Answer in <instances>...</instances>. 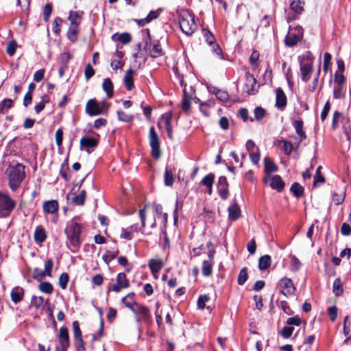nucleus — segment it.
Listing matches in <instances>:
<instances>
[{
	"instance_id": "obj_17",
	"label": "nucleus",
	"mask_w": 351,
	"mask_h": 351,
	"mask_svg": "<svg viewBox=\"0 0 351 351\" xmlns=\"http://www.w3.org/2000/svg\"><path fill=\"white\" fill-rule=\"evenodd\" d=\"M148 266L152 274L156 275L163 267L164 263L160 258H153L149 261Z\"/></svg>"
},
{
	"instance_id": "obj_10",
	"label": "nucleus",
	"mask_w": 351,
	"mask_h": 351,
	"mask_svg": "<svg viewBox=\"0 0 351 351\" xmlns=\"http://www.w3.org/2000/svg\"><path fill=\"white\" fill-rule=\"evenodd\" d=\"M130 287V281L127 278L125 272L119 273L117 276L116 283H114L111 290L115 293H119L121 289H128Z\"/></svg>"
},
{
	"instance_id": "obj_48",
	"label": "nucleus",
	"mask_w": 351,
	"mask_h": 351,
	"mask_svg": "<svg viewBox=\"0 0 351 351\" xmlns=\"http://www.w3.org/2000/svg\"><path fill=\"white\" fill-rule=\"evenodd\" d=\"M72 326H73V330L74 339L82 337V332L80 329L79 322L73 321L72 323Z\"/></svg>"
},
{
	"instance_id": "obj_45",
	"label": "nucleus",
	"mask_w": 351,
	"mask_h": 351,
	"mask_svg": "<svg viewBox=\"0 0 351 351\" xmlns=\"http://www.w3.org/2000/svg\"><path fill=\"white\" fill-rule=\"evenodd\" d=\"M62 19L60 17H56L54 19L52 23V31L55 34L58 35L60 34L61 31L60 27L62 25Z\"/></svg>"
},
{
	"instance_id": "obj_13",
	"label": "nucleus",
	"mask_w": 351,
	"mask_h": 351,
	"mask_svg": "<svg viewBox=\"0 0 351 351\" xmlns=\"http://www.w3.org/2000/svg\"><path fill=\"white\" fill-rule=\"evenodd\" d=\"M149 144L152 148L151 154H160L159 138L154 127L149 129Z\"/></svg>"
},
{
	"instance_id": "obj_49",
	"label": "nucleus",
	"mask_w": 351,
	"mask_h": 351,
	"mask_svg": "<svg viewBox=\"0 0 351 351\" xmlns=\"http://www.w3.org/2000/svg\"><path fill=\"white\" fill-rule=\"evenodd\" d=\"M209 300L210 297L206 294L199 295L197 303V308L202 310L204 309L205 308L206 303L208 302Z\"/></svg>"
},
{
	"instance_id": "obj_23",
	"label": "nucleus",
	"mask_w": 351,
	"mask_h": 351,
	"mask_svg": "<svg viewBox=\"0 0 351 351\" xmlns=\"http://www.w3.org/2000/svg\"><path fill=\"white\" fill-rule=\"evenodd\" d=\"M241 215V210L237 204L234 203L228 208V217L232 221H236Z\"/></svg>"
},
{
	"instance_id": "obj_12",
	"label": "nucleus",
	"mask_w": 351,
	"mask_h": 351,
	"mask_svg": "<svg viewBox=\"0 0 351 351\" xmlns=\"http://www.w3.org/2000/svg\"><path fill=\"white\" fill-rule=\"evenodd\" d=\"M217 191L220 197L226 199L229 195L228 184L225 176H220L217 184Z\"/></svg>"
},
{
	"instance_id": "obj_21",
	"label": "nucleus",
	"mask_w": 351,
	"mask_h": 351,
	"mask_svg": "<svg viewBox=\"0 0 351 351\" xmlns=\"http://www.w3.org/2000/svg\"><path fill=\"white\" fill-rule=\"evenodd\" d=\"M46 238L47 235L44 228L41 226H36L34 234L35 242L36 243H42L46 240Z\"/></svg>"
},
{
	"instance_id": "obj_31",
	"label": "nucleus",
	"mask_w": 351,
	"mask_h": 351,
	"mask_svg": "<svg viewBox=\"0 0 351 351\" xmlns=\"http://www.w3.org/2000/svg\"><path fill=\"white\" fill-rule=\"evenodd\" d=\"M132 74L133 71L131 69H130L126 71L125 75L124 76V84L128 90H131L134 87Z\"/></svg>"
},
{
	"instance_id": "obj_50",
	"label": "nucleus",
	"mask_w": 351,
	"mask_h": 351,
	"mask_svg": "<svg viewBox=\"0 0 351 351\" xmlns=\"http://www.w3.org/2000/svg\"><path fill=\"white\" fill-rule=\"evenodd\" d=\"M118 119L123 122H130L132 120L133 116L128 114L121 110L117 111Z\"/></svg>"
},
{
	"instance_id": "obj_6",
	"label": "nucleus",
	"mask_w": 351,
	"mask_h": 351,
	"mask_svg": "<svg viewBox=\"0 0 351 351\" xmlns=\"http://www.w3.org/2000/svg\"><path fill=\"white\" fill-rule=\"evenodd\" d=\"M147 38L145 40V49L148 51L149 56L154 58L162 56L163 49L158 40H155L151 43V38L149 29H147Z\"/></svg>"
},
{
	"instance_id": "obj_39",
	"label": "nucleus",
	"mask_w": 351,
	"mask_h": 351,
	"mask_svg": "<svg viewBox=\"0 0 351 351\" xmlns=\"http://www.w3.org/2000/svg\"><path fill=\"white\" fill-rule=\"evenodd\" d=\"M86 192L85 190H82L79 194H77V195H75L73 198V203L77 204V205H80V206H82L84 204V202H85V199H86Z\"/></svg>"
},
{
	"instance_id": "obj_28",
	"label": "nucleus",
	"mask_w": 351,
	"mask_h": 351,
	"mask_svg": "<svg viewBox=\"0 0 351 351\" xmlns=\"http://www.w3.org/2000/svg\"><path fill=\"white\" fill-rule=\"evenodd\" d=\"M293 125L297 134L298 135L300 141H302V140L305 139L306 136L305 132L303 131V121L302 120L294 121Z\"/></svg>"
},
{
	"instance_id": "obj_18",
	"label": "nucleus",
	"mask_w": 351,
	"mask_h": 351,
	"mask_svg": "<svg viewBox=\"0 0 351 351\" xmlns=\"http://www.w3.org/2000/svg\"><path fill=\"white\" fill-rule=\"evenodd\" d=\"M58 202L56 200L46 201L43 203V208L45 213L53 214L58 210Z\"/></svg>"
},
{
	"instance_id": "obj_36",
	"label": "nucleus",
	"mask_w": 351,
	"mask_h": 351,
	"mask_svg": "<svg viewBox=\"0 0 351 351\" xmlns=\"http://www.w3.org/2000/svg\"><path fill=\"white\" fill-rule=\"evenodd\" d=\"M164 181L167 186H171L174 182L173 171L169 167H167L165 169Z\"/></svg>"
},
{
	"instance_id": "obj_25",
	"label": "nucleus",
	"mask_w": 351,
	"mask_h": 351,
	"mask_svg": "<svg viewBox=\"0 0 351 351\" xmlns=\"http://www.w3.org/2000/svg\"><path fill=\"white\" fill-rule=\"evenodd\" d=\"M83 12L70 11L68 20L70 25H80L82 21Z\"/></svg>"
},
{
	"instance_id": "obj_41",
	"label": "nucleus",
	"mask_w": 351,
	"mask_h": 351,
	"mask_svg": "<svg viewBox=\"0 0 351 351\" xmlns=\"http://www.w3.org/2000/svg\"><path fill=\"white\" fill-rule=\"evenodd\" d=\"M341 123L343 125L342 128H343V132L346 135L347 139L348 141H350V119L348 117H341Z\"/></svg>"
},
{
	"instance_id": "obj_11",
	"label": "nucleus",
	"mask_w": 351,
	"mask_h": 351,
	"mask_svg": "<svg viewBox=\"0 0 351 351\" xmlns=\"http://www.w3.org/2000/svg\"><path fill=\"white\" fill-rule=\"evenodd\" d=\"M256 80L252 74L247 73L245 74V80L243 90L249 95H253L256 91Z\"/></svg>"
},
{
	"instance_id": "obj_16",
	"label": "nucleus",
	"mask_w": 351,
	"mask_h": 351,
	"mask_svg": "<svg viewBox=\"0 0 351 351\" xmlns=\"http://www.w3.org/2000/svg\"><path fill=\"white\" fill-rule=\"evenodd\" d=\"M312 63H303L300 62V72L302 81L306 82L309 80V75L312 73Z\"/></svg>"
},
{
	"instance_id": "obj_61",
	"label": "nucleus",
	"mask_w": 351,
	"mask_h": 351,
	"mask_svg": "<svg viewBox=\"0 0 351 351\" xmlns=\"http://www.w3.org/2000/svg\"><path fill=\"white\" fill-rule=\"evenodd\" d=\"M265 110L261 107H256L254 111V117L258 121L261 120L265 117Z\"/></svg>"
},
{
	"instance_id": "obj_1",
	"label": "nucleus",
	"mask_w": 351,
	"mask_h": 351,
	"mask_svg": "<svg viewBox=\"0 0 351 351\" xmlns=\"http://www.w3.org/2000/svg\"><path fill=\"white\" fill-rule=\"evenodd\" d=\"M5 174L10 189L16 191L26 177L25 167L21 163L12 161L6 168Z\"/></svg>"
},
{
	"instance_id": "obj_7",
	"label": "nucleus",
	"mask_w": 351,
	"mask_h": 351,
	"mask_svg": "<svg viewBox=\"0 0 351 351\" xmlns=\"http://www.w3.org/2000/svg\"><path fill=\"white\" fill-rule=\"evenodd\" d=\"M280 292L285 296L293 295L295 291V287L293 281L287 277L281 278L278 282Z\"/></svg>"
},
{
	"instance_id": "obj_42",
	"label": "nucleus",
	"mask_w": 351,
	"mask_h": 351,
	"mask_svg": "<svg viewBox=\"0 0 351 351\" xmlns=\"http://www.w3.org/2000/svg\"><path fill=\"white\" fill-rule=\"evenodd\" d=\"M333 293L336 296H339L343 293V289L340 278H336L332 285Z\"/></svg>"
},
{
	"instance_id": "obj_59",
	"label": "nucleus",
	"mask_w": 351,
	"mask_h": 351,
	"mask_svg": "<svg viewBox=\"0 0 351 351\" xmlns=\"http://www.w3.org/2000/svg\"><path fill=\"white\" fill-rule=\"evenodd\" d=\"M345 199V192L342 191L340 194L334 193L332 195V201L336 205H339L343 203Z\"/></svg>"
},
{
	"instance_id": "obj_54",
	"label": "nucleus",
	"mask_w": 351,
	"mask_h": 351,
	"mask_svg": "<svg viewBox=\"0 0 351 351\" xmlns=\"http://www.w3.org/2000/svg\"><path fill=\"white\" fill-rule=\"evenodd\" d=\"M69 275L67 273H62L59 277V285L62 289H65L69 282Z\"/></svg>"
},
{
	"instance_id": "obj_19",
	"label": "nucleus",
	"mask_w": 351,
	"mask_h": 351,
	"mask_svg": "<svg viewBox=\"0 0 351 351\" xmlns=\"http://www.w3.org/2000/svg\"><path fill=\"white\" fill-rule=\"evenodd\" d=\"M134 297V293H130L124 296L121 300V302L125 305V306L129 308L130 311L133 309L132 308H134L136 305L140 304L135 301Z\"/></svg>"
},
{
	"instance_id": "obj_14",
	"label": "nucleus",
	"mask_w": 351,
	"mask_h": 351,
	"mask_svg": "<svg viewBox=\"0 0 351 351\" xmlns=\"http://www.w3.org/2000/svg\"><path fill=\"white\" fill-rule=\"evenodd\" d=\"M287 104V98L281 88L276 90V106L278 109L283 110Z\"/></svg>"
},
{
	"instance_id": "obj_4",
	"label": "nucleus",
	"mask_w": 351,
	"mask_h": 351,
	"mask_svg": "<svg viewBox=\"0 0 351 351\" xmlns=\"http://www.w3.org/2000/svg\"><path fill=\"white\" fill-rule=\"evenodd\" d=\"M131 311L135 317V321L137 324H140L142 322L150 324L152 322V315L150 313L149 308L141 304L136 305L135 308H132Z\"/></svg>"
},
{
	"instance_id": "obj_9",
	"label": "nucleus",
	"mask_w": 351,
	"mask_h": 351,
	"mask_svg": "<svg viewBox=\"0 0 351 351\" xmlns=\"http://www.w3.org/2000/svg\"><path fill=\"white\" fill-rule=\"evenodd\" d=\"M264 182L266 184L269 185L271 189L276 190L278 192L282 191L285 187V182L278 175L268 176L265 178Z\"/></svg>"
},
{
	"instance_id": "obj_62",
	"label": "nucleus",
	"mask_w": 351,
	"mask_h": 351,
	"mask_svg": "<svg viewBox=\"0 0 351 351\" xmlns=\"http://www.w3.org/2000/svg\"><path fill=\"white\" fill-rule=\"evenodd\" d=\"M75 347L76 351H86L85 343L82 337L75 339Z\"/></svg>"
},
{
	"instance_id": "obj_35",
	"label": "nucleus",
	"mask_w": 351,
	"mask_h": 351,
	"mask_svg": "<svg viewBox=\"0 0 351 351\" xmlns=\"http://www.w3.org/2000/svg\"><path fill=\"white\" fill-rule=\"evenodd\" d=\"M191 97L189 95L185 90L183 91V97L182 100V109L184 112H188L191 108Z\"/></svg>"
},
{
	"instance_id": "obj_2",
	"label": "nucleus",
	"mask_w": 351,
	"mask_h": 351,
	"mask_svg": "<svg viewBox=\"0 0 351 351\" xmlns=\"http://www.w3.org/2000/svg\"><path fill=\"white\" fill-rule=\"evenodd\" d=\"M82 232V225L74 220L67 223L64 232L71 245V250L73 252H76L82 244L80 236Z\"/></svg>"
},
{
	"instance_id": "obj_40",
	"label": "nucleus",
	"mask_w": 351,
	"mask_h": 351,
	"mask_svg": "<svg viewBox=\"0 0 351 351\" xmlns=\"http://www.w3.org/2000/svg\"><path fill=\"white\" fill-rule=\"evenodd\" d=\"M291 191L295 197H300L304 194V188L300 184L294 182L291 186Z\"/></svg>"
},
{
	"instance_id": "obj_51",
	"label": "nucleus",
	"mask_w": 351,
	"mask_h": 351,
	"mask_svg": "<svg viewBox=\"0 0 351 351\" xmlns=\"http://www.w3.org/2000/svg\"><path fill=\"white\" fill-rule=\"evenodd\" d=\"M345 93L343 91V86L337 85L334 87L333 89V97L335 99H341L344 97Z\"/></svg>"
},
{
	"instance_id": "obj_52",
	"label": "nucleus",
	"mask_w": 351,
	"mask_h": 351,
	"mask_svg": "<svg viewBox=\"0 0 351 351\" xmlns=\"http://www.w3.org/2000/svg\"><path fill=\"white\" fill-rule=\"evenodd\" d=\"M245 147L249 154H258V149L252 140L247 141Z\"/></svg>"
},
{
	"instance_id": "obj_22",
	"label": "nucleus",
	"mask_w": 351,
	"mask_h": 351,
	"mask_svg": "<svg viewBox=\"0 0 351 351\" xmlns=\"http://www.w3.org/2000/svg\"><path fill=\"white\" fill-rule=\"evenodd\" d=\"M79 25H69L66 35L68 39L72 43H75L77 40L78 34L80 31Z\"/></svg>"
},
{
	"instance_id": "obj_5",
	"label": "nucleus",
	"mask_w": 351,
	"mask_h": 351,
	"mask_svg": "<svg viewBox=\"0 0 351 351\" xmlns=\"http://www.w3.org/2000/svg\"><path fill=\"white\" fill-rule=\"evenodd\" d=\"M15 206V202L8 194L0 192V213L2 215L8 216Z\"/></svg>"
},
{
	"instance_id": "obj_32",
	"label": "nucleus",
	"mask_w": 351,
	"mask_h": 351,
	"mask_svg": "<svg viewBox=\"0 0 351 351\" xmlns=\"http://www.w3.org/2000/svg\"><path fill=\"white\" fill-rule=\"evenodd\" d=\"M302 38L295 33L288 34L285 40L286 45L289 47L295 46Z\"/></svg>"
},
{
	"instance_id": "obj_27",
	"label": "nucleus",
	"mask_w": 351,
	"mask_h": 351,
	"mask_svg": "<svg viewBox=\"0 0 351 351\" xmlns=\"http://www.w3.org/2000/svg\"><path fill=\"white\" fill-rule=\"evenodd\" d=\"M102 88L106 92L108 98L112 97L114 93L113 84L110 78H106L104 80Z\"/></svg>"
},
{
	"instance_id": "obj_64",
	"label": "nucleus",
	"mask_w": 351,
	"mask_h": 351,
	"mask_svg": "<svg viewBox=\"0 0 351 351\" xmlns=\"http://www.w3.org/2000/svg\"><path fill=\"white\" fill-rule=\"evenodd\" d=\"M293 330L294 328L293 326H285L282 329L280 334L284 338L287 339L291 336Z\"/></svg>"
},
{
	"instance_id": "obj_20",
	"label": "nucleus",
	"mask_w": 351,
	"mask_h": 351,
	"mask_svg": "<svg viewBox=\"0 0 351 351\" xmlns=\"http://www.w3.org/2000/svg\"><path fill=\"white\" fill-rule=\"evenodd\" d=\"M24 293V289L22 287L19 286L14 287L10 293L12 301L15 304L21 302L23 298Z\"/></svg>"
},
{
	"instance_id": "obj_24",
	"label": "nucleus",
	"mask_w": 351,
	"mask_h": 351,
	"mask_svg": "<svg viewBox=\"0 0 351 351\" xmlns=\"http://www.w3.org/2000/svg\"><path fill=\"white\" fill-rule=\"evenodd\" d=\"M112 39L114 41H119L123 44H128L132 40L130 34L124 32L121 34L116 33L112 36Z\"/></svg>"
},
{
	"instance_id": "obj_53",
	"label": "nucleus",
	"mask_w": 351,
	"mask_h": 351,
	"mask_svg": "<svg viewBox=\"0 0 351 351\" xmlns=\"http://www.w3.org/2000/svg\"><path fill=\"white\" fill-rule=\"evenodd\" d=\"M49 102V99L47 97H43L42 100L34 106V110L36 114L40 113L45 106V104Z\"/></svg>"
},
{
	"instance_id": "obj_43",
	"label": "nucleus",
	"mask_w": 351,
	"mask_h": 351,
	"mask_svg": "<svg viewBox=\"0 0 351 351\" xmlns=\"http://www.w3.org/2000/svg\"><path fill=\"white\" fill-rule=\"evenodd\" d=\"M248 278L247 269L246 267H243L240 270L238 276V284L239 285H243L245 283Z\"/></svg>"
},
{
	"instance_id": "obj_63",
	"label": "nucleus",
	"mask_w": 351,
	"mask_h": 351,
	"mask_svg": "<svg viewBox=\"0 0 351 351\" xmlns=\"http://www.w3.org/2000/svg\"><path fill=\"white\" fill-rule=\"evenodd\" d=\"M288 325L298 326L302 323V319L298 315L293 316L287 319V322Z\"/></svg>"
},
{
	"instance_id": "obj_58",
	"label": "nucleus",
	"mask_w": 351,
	"mask_h": 351,
	"mask_svg": "<svg viewBox=\"0 0 351 351\" xmlns=\"http://www.w3.org/2000/svg\"><path fill=\"white\" fill-rule=\"evenodd\" d=\"M341 117H344L342 113L339 112V111H335L334 112L332 121V128L333 130L338 127L339 120L341 121Z\"/></svg>"
},
{
	"instance_id": "obj_29",
	"label": "nucleus",
	"mask_w": 351,
	"mask_h": 351,
	"mask_svg": "<svg viewBox=\"0 0 351 351\" xmlns=\"http://www.w3.org/2000/svg\"><path fill=\"white\" fill-rule=\"evenodd\" d=\"M276 146L285 154H290L293 148V145L287 141L281 140L278 141L276 143Z\"/></svg>"
},
{
	"instance_id": "obj_60",
	"label": "nucleus",
	"mask_w": 351,
	"mask_h": 351,
	"mask_svg": "<svg viewBox=\"0 0 351 351\" xmlns=\"http://www.w3.org/2000/svg\"><path fill=\"white\" fill-rule=\"evenodd\" d=\"M280 308L287 315H291L293 314V311H292L291 307L289 306L287 302L285 300H282L280 302Z\"/></svg>"
},
{
	"instance_id": "obj_33",
	"label": "nucleus",
	"mask_w": 351,
	"mask_h": 351,
	"mask_svg": "<svg viewBox=\"0 0 351 351\" xmlns=\"http://www.w3.org/2000/svg\"><path fill=\"white\" fill-rule=\"evenodd\" d=\"M80 144L82 147L89 149L96 147L97 145V141L94 138L82 137L80 140Z\"/></svg>"
},
{
	"instance_id": "obj_47",
	"label": "nucleus",
	"mask_w": 351,
	"mask_h": 351,
	"mask_svg": "<svg viewBox=\"0 0 351 351\" xmlns=\"http://www.w3.org/2000/svg\"><path fill=\"white\" fill-rule=\"evenodd\" d=\"M18 47L17 43L14 40H12L8 42L6 47V52L10 56H12Z\"/></svg>"
},
{
	"instance_id": "obj_30",
	"label": "nucleus",
	"mask_w": 351,
	"mask_h": 351,
	"mask_svg": "<svg viewBox=\"0 0 351 351\" xmlns=\"http://www.w3.org/2000/svg\"><path fill=\"white\" fill-rule=\"evenodd\" d=\"M271 263V258L269 255H264L261 256L258 260V268L260 270L263 271L268 269Z\"/></svg>"
},
{
	"instance_id": "obj_56",
	"label": "nucleus",
	"mask_w": 351,
	"mask_h": 351,
	"mask_svg": "<svg viewBox=\"0 0 351 351\" xmlns=\"http://www.w3.org/2000/svg\"><path fill=\"white\" fill-rule=\"evenodd\" d=\"M204 36L207 43L210 45H213L215 43V38L213 34L208 29H203Z\"/></svg>"
},
{
	"instance_id": "obj_26",
	"label": "nucleus",
	"mask_w": 351,
	"mask_h": 351,
	"mask_svg": "<svg viewBox=\"0 0 351 351\" xmlns=\"http://www.w3.org/2000/svg\"><path fill=\"white\" fill-rule=\"evenodd\" d=\"M305 3L302 0H293L290 3V8L296 14H301L304 12Z\"/></svg>"
},
{
	"instance_id": "obj_34",
	"label": "nucleus",
	"mask_w": 351,
	"mask_h": 351,
	"mask_svg": "<svg viewBox=\"0 0 351 351\" xmlns=\"http://www.w3.org/2000/svg\"><path fill=\"white\" fill-rule=\"evenodd\" d=\"M265 164V171L266 173L269 174L277 171V167L274 163V162L269 158L265 157L264 159Z\"/></svg>"
},
{
	"instance_id": "obj_15",
	"label": "nucleus",
	"mask_w": 351,
	"mask_h": 351,
	"mask_svg": "<svg viewBox=\"0 0 351 351\" xmlns=\"http://www.w3.org/2000/svg\"><path fill=\"white\" fill-rule=\"evenodd\" d=\"M86 112L90 116L101 114V111L99 110V104L94 99H90L87 101Z\"/></svg>"
},
{
	"instance_id": "obj_37",
	"label": "nucleus",
	"mask_w": 351,
	"mask_h": 351,
	"mask_svg": "<svg viewBox=\"0 0 351 351\" xmlns=\"http://www.w3.org/2000/svg\"><path fill=\"white\" fill-rule=\"evenodd\" d=\"M13 106V101L10 99H4L0 102V113L5 114Z\"/></svg>"
},
{
	"instance_id": "obj_8",
	"label": "nucleus",
	"mask_w": 351,
	"mask_h": 351,
	"mask_svg": "<svg viewBox=\"0 0 351 351\" xmlns=\"http://www.w3.org/2000/svg\"><path fill=\"white\" fill-rule=\"evenodd\" d=\"M58 339L60 344V349L61 351H67L70 346V339L69 335V330L63 326L59 329L58 335Z\"/></svg>"
},
{
	"instance_id": "obj_55",
	"label": "nucleus",
	"mask_w": 351,
	"mask_h": 351,
	"mask_svg": "<svg viewBox=\"0 0 351 351\" xmlns=\"http://www.w3.org/2000/svg\"><path fill=\"white\" fill-rule=\"evenodd\" d=\"M119 252L118 249L113 252L107 251L106 254L103 256V258L106 262H110L117 256Z\"/></svg>"
},
{
	"instance_id": "obj_46",
	"label": "nucleus",
	"mask_w": 351,
	"mask_h": 351,
	"mask_svg": "<svg viewBox=\"0 0 351 351\" xmlns=\"http://www.w3.org/2000/svg\"><path fill=\"white\" fill-rule=\"evenodd\" d=\"M215 180V176L213 173L206 175L201 181V184L207 188H212Z\"/></svg>"
},
{
	"instance_id": "obj_38",
	"label": "nucleus",
	"mask_w": 351,
	"mask_h": 351,
	"mask_svg": "<svg viewBox=\"0 0 351 351\" xmlns=\"http://www.w3.org/2000/svg\"><path fill=\"white\" fill-rule=\"evenodd\" d=\"M213 271V263L210 261H204L202 263V273L204 276H209Z\"/></svg>"
},
{
	"instance_id": "obj_44",
	"label": "nucleus",
	"mask_w": 351,
	"mask_h": 351,
	"mask_svg": "<svg viewBox=\"0 0 351 351\" xmlns=\"http://www.w3.org/2000/svg\"><path fill=\"white\" fill-rule=\"evenodd\" d=\"M38 289L40 291L47 294H51L53 290L52 285L49 282H43L40 283Z\"/></svg>"
},
{
	"instance_id": "obj_3",
	"label": "nucleus",
	"mask_w": 351,
	"mask_h": 351,
	"mask_svg": "<svg viewBox=\"0 0 351 351\" xmlns=\"http://www.w3.org/2000/svg\"><path fill=\"white\" fill-rule=\"evenodd\" d=\"M179 25L186 35H192L197 29L193 15L187 10H182L179 12Z\"/></svg>"
},
{
	"instance_id": "obj_57",
	"label": "nucleus",
	"mask_w": 351,
	"mask_h": 351,
	"mask_svg": "<svg viewBox=\"0 0 351 351\" xmlns=\"http://www.w3.org/2000/svg\"><path fill=\"white\" fill-rule=\"evenodd\" d=\"M43 298L41 296H33L31 300V304L36 308H40L43 304Z\"/></svg>"
}]
</instances>
